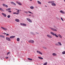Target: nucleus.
Wrapping results in <instances>:
<instances>
[{"instance_id": "1", "label": "nucleus", "mask_w": 65, "mask_h": 65, "mask_svg": "<svg viewBox=\"0 0 65 65\" xmlns=\"http://www.w3.org/2000/svg\"><path fill=\"white\" fill-rule=\"evenodd\" d=\"M51 34L53 35V36H55L56 37H57V38H58V36L57 34H55L54 33L52 32H50Z\"/></svg>"}, {"instance_id": "2", "label": "nucleus", "mask_w": 65, "mask_h": 65, "mask_svg": "<svg viewBox=\"0 0 65 65\" xmlns=\"http://www.w3.org/2000/svg\"><path fill=\"white\" fill-rule=\"evenodd\" d=\"M53 2L52 3L51 5H52V6H56V4L55 3V1H53Z\"/></svg>"}, {"instance_id": "3", "label": "nucleus", "mask_w": 65, "mask_h": 65, "mask_svg": "<svg viewBox=\"0 0 65 65\" xmlns=\"http://www.w3.org/2000/svg\"><path fill=\"white\" fill-rule=\"evenodd\" d=\"M52 30V31H55L56 32V31H57V30L56 29H55V28H50Z\"/></svg>"}, {"instance_id": "4", "label": "nucleus", "mask_w": 65, "mask_h": 65, "mask_svg": "<svg viewBox=\"0 0 65 65\" xmlns=\"http://www.w3.org/2000/svg\"><path fill=\"white\" fill-rule=\"evenodd\" d=\"M29 43H34V41L33 40H30L28 41Z\"/></svg>"}, {"instance_id": "5", "label": "nucleus", "mask_w": 65, "mask_h": 65, "mask_svg": "<svg viewBox=\"0 0 65 65\" xmlns=\"http://www.w3.org/2000/svg\"><path fill=\"white\" fill-rule=\"evenodd\" d=\"M6 40H8V41H11V39H10L9 38L6 37Z\"/></svg>"}, {"instance_id": "6", "label": "nucleus", "mask_w": 65, "mask_h": 65, "mask_svg": "<svg viewBox=\"0 0 65 65\" xmlns=\"http://www.w3.org/2000/svg\"><path fill=\"white\" fill-rule=\"evenodd\" d=\"M29 22H30V23H32V21L30 19H29V18H27L26 19Z\"/></svg>"}, {"instance_id": "7", "label": "nucleus", "mask_w": 65, "mask_h": 65, "mask_svg": "<svg viewBox=\"0 0 65 65\" xmlns=\"http://www.w3.org/2000/svg\"><path fill=\"white\" fill-rule=\"evenodd\" d=\"M21 25H22V26H27V24H25V23H20Z\"/></svg>"}, {"instance_id": "8", "label": "nucleus", "mask_w": 65, "mask_h": 65, "mask_svg": "<svg viewBox=\"0 0 65 65\" xmlns=\"http://www.w3.org/2000/svg\"><path fill=\"white\" fill-rule=\"evenodd\" d=\"M3 6H4V7H6L7 8L8 7L7 5H5L4 4H3Z\"/></svg>"}, {"instance_id": "9", "label": "nucleus", "mask_w": 65, "mask_h": 65, "mask_svg": "<svg viewBox=\"0 0 65 65\" xmlns=\"http://www.w3.org/2000/svg\"><path fill=\"white\" fill-rule=\"evenodd\" d=\"M47 37H48L50 38H52V36L51 35H47Z\"/></svg>"}, {"instance_id": "10", "label": "nucleus", "mask_w": 65, "mask_h": 65, "mask_svg": "<svg viewBox=\"0 0 65 65\" xmlns=\"http://www.w3.org/2000/svg\"><path fill=\"white\" fill-rule=\"evenodd\" d=\"M37 53H39V54H40V55H42V53L41 52L39 51H37Z\"/></svg>"}, {"instance_id": "11", "label": "nucleus", "mask_w": 65, "mask_h": 65, "mask_svg": "<svg viewBox=\"0 0 65 65\" xmlns=\"http://www.w3.org/2000/svg\"><path fill=\"white\" fill-rule=\"evenodd\" d=\"M10 3L11 4H12L13 5H14V6H16V4H15V3H14L13 2H10Z\"/></svg>"}, {"instance_id": "12", "label": "nucleus", "mask_w": 65, "mask_h": 65, "mask_svg": "<svg viewBox=\"0 0 65 65\" xmlns=\"http://www.w3.org/2000/svg\"><path fill=\"white\" fill-rule=\"evenodd\" d=\"M16 3H17V4H18L19 5H22V4L19 2L17 1Z\"/></svg>"}, {"instance_id": "13", "label": "nucleus", "mask_w": 65, "mask_h": 65, "mask_svg": "<svg viewBox=\"0 0 65 65\" xmlns=\"http://www.w3.org/2000/svg\"><path fill=\"white\" fill-rule=\"evenodd\" d=\"M11 10V8H8L6 9V11H9Z\"/></svg>"}, {"instance_id": "14", "label": "nucleus", "mask_w": 65, "mask_h": 65, "mask_svg": "<svg viewBox=\"0 0 65 65\" xmlns=\"http://www.w3.org/2000/svg\"><path fill=\"white\" fill-rule=\"evenodd\" d=\"M2 14L4 17H6V15L4 13H2Z\"/></svg>"}, {"instance_id": "15", "label": "nucleus", "mask_w": 65, "mask_h": 65, "mask_svg": "<svg viewBox=\"0 0 65 65\" xmlns=\"http://www.w3.org/2000/svg\"><path fill=\"white\" fill-rule=\"evenodd\" d=\"M15 21L17 22H20V20L18 19H15Z\"/></svg>"}, {"instance_id": "16", "label": "nucleus", "mask_w": 65, "mask_h": 65, "mask_svg": "<svg viewBox=\"0 0 65 65\" xmlns=\"http://www.w3.org/2000/svg\"><path fill=\"white\" fill-rule=\"evenodd\" d=\"M15 36H12L10 37V38H13L15 37Z\"/></svg>"}, {"instance_id": "17", "label": "nucleus", "mask_w": 65, "mask_h": 65, "mask_svg": "<svg viewBox=\"0 0 65 65\" xmlns=\"http://www.w3.org/2000/svg\"><path fill=\"white\" fill-rule=\"evenodd\" d=\"M1 28H2V29H3V30H5V31H6V30H7V29H6V28H5L3 27H1Z\"/></svg>"}, {"instance_id": "18", "label": "nucleus", "mask_w": 65, "mask_h": 65, "mask_svg": "<svg viewBox=\"0 0 65 65\" xmlns=\"http://www.w3.org/2000/svg\"><path fill=\"white\" fill-rule=\"evenodd\" d=\"M52 55L53 56H56L57 55V54L55 53H53L52 54Z\"/></svg>"}, {"instance_id": "19", "label": "nucleus", "mask_w": 65, "mask_h": 65, "mask_svg": "<svg viewBox=\"0 0 65 65\" xmlns=\"http://www.w3.org/2000/svg\"><path fill=\"white\" fill-rule=\"evenodd\" d=\"M38 58L40 59H41V60H43V58H42L41 57H38Z\"/></svg>"}, {"instance_id": "20", "label": "nucleus", "mask_w": 65, "mask_h": 65, "mask_svg": "<svg viewBox=\"0 0 65 65\" xmlns=\"http://www.w3.org/2000/svg\"><path fill=\"white\" fill-rule=\"evenodd\" d=\"M60 12H61V13H63V14L65 13L62 10L60 11Z\"/></svg>"}, {"instance_id": "21", "label": "nucleus", "mask_w": 65, "mask_h": 65, "mask_svg": "<svg viewBox=\"0 0 65 65\" xmlns=\"http://www.w3.org/2000/svg\"><path fill=\"white\" fill-rule=\"evenodd\" d=\"M37 2H38V4H41V3L39 1H37Z\"/></svg>"}, {"instance_id": "22", "label": "nucleus", "mask_w": 65, "mask_h": 65, "mask_svg": "<svg viewBox=\"0 0 65 65\" xmlns=\"http://www.w3.org/2000/svg\"><path fill=\"white\" fill-rule=\"evenodd\" d=\"M30 8L31 9H34V7L33 6H31L30 7Z\"/></svg>"}, {"instance_id": "23", "label": "nucleus", "mask_w": 65, "mask_h": 65, "mask_svg": "<svg viewBox=\"0 0 65 65\" xmlns=\"http://www.w3.org/2000/svg\"><path fill=\"white\" fill-rule=\"evenodd\" d=\"M58 36L60 38H62V36H61V35H60V34H59L58 35Z\"/></svg>"}, {"instance_id": "24", "label": "nucleus", "mask_w": 65, "mask_h": 65, "mask_svg": "<svg viewBox=\"0 0 65 65\" xmlns=\"http://www.w3.org/2000/svg\"><path fill=\"white\" fill-rule=\"evenodd\" d=\"M53 1H49V2H48V3H51V4H52V3H53Z\"/></svg>"}, {"instance_id": "25", "label": "nucleus", "mask_w": 65, "mask_h": 65, "mask_svg": "<svg viewBox=\"0 0 65 65\" xmlns=\"http://www.w3.org/2000/svg\"><path fill=\"white\" fill-rule=\"evenodd\" d=\"M20 39L19 38H18L17 39V41H20Z\"/></svg>"}, {"instance_id": "26", "label": "nucleus", "mask_w": 65, "mask_h": 65, "mask_svg": "<svg viewBox=\"0 0 65 65\" xmlns=\"http://www.w3.org/2000/svg\"><path fill=\"white\" fill-rule=\"evenodd\" d=\"M28 60H30V61H32V60H33L32 59L30 58H28Z\"/></svg>"}, {"instance_id": "27", "label": "nucleus", "mask_w": 65, "mask_h": 65, "mask_svg": "<svg viewBox=\"0 0 65 65\" xmlns=\"http://www.w3.org/2000/svg\"><path fill=\"white\" fill-rule=\"evenodd\" d=\"M0 37H2L3 38H4L5 37L4 36L2 35H0Z\"/></svg>"}, {"instance_id": "28", "label": "nucleus", "mask_w": 65, "mask_h": 65, "mask_svg": "<svg viewBox=\"0 0 65 65\" xmlns=\"http://www.w3.org/2000/svg\"><path fill=\"white\" fill-rule=\"evenodd\" d=\"M0 10H1L2 11H4V10H3V9H2V8H0Z\"/></svg>"}, {"instance_id": "29", "label": "nucleus", "mask_w": 65, "mask_h": 65, "mask_svg": "<svg viewBox=\"0 0 65 65\" xmlns=\"http://www.w3.org/2000/svg\"><path fill=\"white\" fill-rule=\"evenodd\" d=\"M58 43L60 45H62V44H61V43L60 42H58Z\"/></svg>"}, {"instance_id": "30", "label": "nucleus", "mask_w": 65, "mask_h": 65, "mask_svg": "<svg viewBox=\"0 0 65 65\" xmlns=\"http://www.w3.org/2000/svg\"><path fill=\"white\" fill-rule=\"evenodd\" d=\"M62 54H63V55H64V54H65V51H63L62 52Z\"/></svg>"}, {"instance_id": "31", "label": "nucleus", "mask_w": 65, "mask_h": 65, "mask_svg": "<svg viewBox=\"0 0 65 65\" xmlns=\"http://www.w3.org/2000/svg\"><path fill=\"white\" fill-rule=\"evenodd\" d=\"M47 64V62L43 64V65H46Z\"/></svg>"}, {"instance_id": "32", "label": "nucleus", "mask_w": 65, "mask_h": 65, "mask_svg": "<svg viewBox=\"0 0 65 65\" xmlns=\"http://www.w3.org/2000/svg\"><path fill=\"white\" fill-rule=\"evenodd\" d=\"M17 13H18V14H19V13H20V10H18L17 11Z\"/></svg>"}, {"instance_id": "33", "label": "nucleus", "mask_w": 65, "mask_h": 65, "mask_svg": "<svg viewBox=\"0 0 65 65\" xmlns=\"http://www.w3.org/2000/svg\"><path fill=\"white\" fill-rule=\"evenodd\" d=\"M55 45H57L58 46H59V45L57 43L55 44Z\"/></svg>"}, {"instance_id": "34", "label": "nucleus", "mask_w": 65, "mask_h": 65, "mask_svg": "<svg viewBox=\"0 0 65 65\" xmlns=\"http://www.w3.org/2000/svg\"><path fill=\"white\" fill-rule=\"evenodd\" d=\"M10 15H9L7 16L8 18H10Z\"/></svg>"}, {"instance_id": "35", "label": "nucleus", "mask_w": 65, "mask_h": 65, "mask_svg": "<svg viewBox=\"0 0 65 65\" xmlns=\"http://www.w3.org/2000/svg\"><path fill=\"white\" fill-rule=\"evenodd\" d=\"M61 20L62 21H63V22H64V20H63V18H62V17H61Z\"/></svg>"}, {"instance_id": "36", "label": "nucleus", "mask_w": 65, "mask_h": 65, "mask_svg": "<svg viewBox=\"0 0 65 65\" xmlns=\"http://www.w3.org/2000/svg\"><path fill=\"white\" fill-rule=\"evenodd\" d=\"M43 48H44L45 49H46V48L45 47H43Z\"/></svg>"}, {"instance_id": "37", "label": "nucleus", "mask_w": 65, "mask_h": 65, "mask_svg": "<svg viewBox=\"0 0 65 65\" xmlns=\"http://www.w3.org/2000/svg\"><path fill=\"white\" fill-rule=\"evenodd\" d=\"M8 12H9L10 13H11V11H8Z\"/></svg>"}, {"instance_id": "38", "label": "nucleus", "mask_w": 65, "mask_h": 65, "mask_svg": "<svg viewBox=\"0 0 65 65\" xmlns=\"http://www.w3.org/2000/svg\"><path fill=\"white\" fill-rule=\"evenodd\" d=\"M9 54H10V52H9L7 54V55H9Z\"/></svg>"}, {"instance_id": "39", "label": "nucleus", "mask_w": 65, "mask_h": 65, "mask_svg": "<svg viewBox=\"0 0 65 65\" xmlns=\"http://www.w3.org/2000/svg\"><path fill=\"white\" fill-rule=\"evenodd\" d=\"M30 33L31 34H34V33L32 32H30Z\"/></svg>"}, {"instance_id": "40", "label": "nucleus", "mask_w": 65, "mask_h": 65, "mask_svg": "<svg viewBox=\"0 0 65 65\" xmlns=\"http://www.w3.org/2000/svg\"><path fill=\"white\" fill-rule=\"evenodd\" d=\"M6 36H9V35L8 34H7L6 35Z\"/></svg>"}, {"instance_id": "41", "label": "nucleus", "mask_w": 65, "mask_h": 65, "mask_svg": "<svg viewBox=\"0 0 65 65\" xmlns=\"http://www.w3.org/2000/svg\"><path fill=\"white\" fill-rule=\"evenodd\" d=\"M25 13H26L27 14L28 13V12H24Z\"/></svg>"}, {"instance_id": "42", "label": "nucleus", "mask_w": 65, "mask_h": 65, "mask_svg": "<svg viewBox=\"0 0 65 65\" xmlns=\"http://www.w3.org/2000/svg\"><path fill=\"white\" fill-rule=\"evenodd\" d=\"M28 12H29V13H32V12H30L29 11H28Z\"/></svg>"}, {"instance_id": "43", "label": "nucleus", "mask_w": 65, "mask_h": 65, "mask_svg": "<svg viewBox=\"0 0 65 65\" xmlns=\"http://www.w3.org/2000/svg\"><path fill=\"white\" fill-rule=\"evenodd\" d=\"M54 28H56V26H54Z\"/></svg>"}, {"instance_id": "44", "label": "nucleus", "mask_w": 65, "mask_h": 65, "mask_svg": "<svg viewBox=\"0 0 65 65\" xmlns=\"http://www.w3.org/2000/svg\"><path fill=\"white\" fill-rule=\"evenodd\" d=\"M16 14H19V13L17 12H16Z\"/></svg>"}, {"instance_id": "45", "label": "nucleus", "mask_w": 65, "mask_h": 65, "mask_svg": "<svg viewBox=\"0 0 65 65\" xmlns=\"http://www.w3.org/2000/svg\"><path fill=\"white\" fill-rule=\"evenodd\" d=\"M3 34H4L5 35H6V33H3Z\"/></svg>"}, {"instance_id": "46", "label": "nucleus", "mask_w": 65, "mask_h": 65, "mask_svg": "<svg viewBox=\"0 0 65 65\" xmlns=\"http://www.w3.org/2000/svg\"><path fill=\"white\" fill-rule=\"evenodd\" d=\"M36 34H39V33L37 32H36Z\"/></svg>"}, {"instance_id": "47", "label": "nucleus", "mask_w": 65, "mask_h": 65, "mask_svg": "<svg viewBox=\"0 0 65 65\" xmlns=\"http://www.w3.org/2000/svg\"><path fill=\"white\" fill-rule=\"evenodd\" d=\"M13 14H16V12H13Z\"/></svg>"}, {"instance_id": "48", "label": "nucleus", "mask_w": 65, "mask_h": 65, "mask_svg": "<svg viewBox=\"0 0 65 65\" xmlns=\"http://www.w3.org/2000/svg\"><path fill=\"white\" fill-rule=\"evenodd\" d=\"M6 59H8V57H7L6 58Z\"/></svg>"}, {"instance_id": "49", "label": "nucleus", "mask_w": 65, "mask_h": 65, "mask_svg": "<svg viewBox=\"0 0 65 65\" xmlns=\"http://www.w3.org/2000/svg\"><path fill=\"white\" fill-rule=\"evenodd\" d=\"M29 17H31V15H29Z\"/></svg>"}, {"instance_id": "50", "label": "nucleus", "mask_w": 65, "mask_h": 65, "mask_svg": "<svg viewBox=\"0 0 65 65\" xmlns=\"http://www.w3.org/2000/svg\"><path fill=\"white\" fill-rule=\"evenodd\" d=\"M32 17H33V18H34V16L33 15L32 16Z\"/></svg>"}, {"instance_id": "51", "label": "nucleus", "mask_w": 65, "mask_h": 65, "mask_svg": "<svg viewBox=\"0 0 65 65\" xmlns=\"http://www.w3.org/2000/svg\"><path fill=\"white\" fill-rule=\"evenodd\" d=\"M1 1H4L5 0H1Z\"/></svg>"}, {"instance_id": "52", "label": "nucleus", "mask_w": 65, "mask_h": 65, "mask_svg": "<svg viewBox=\"0 0 65 65\" xmlns=\"http://www.w3.org/2000/svg\"><path fill=\"white\" fill-rule=\"evenodd\" d=\"M30 1H32V0H29Z\"/></svg>"}, {"instance_id": "53", "label": "nucleus", "mask_w": 65, "mask_h": 65, "mask_svg": "<svg viewBox=\"0 0 65 65\" xmlns=\"http://www.w3.org/2000/svg\"><path fill=\"white\" fill-rule=\"evenodd\" d=\"M45 6V7H47V6Z\"/></svg>"}, {"instance_id": "54", "label": "nucleus", "mask_w": 65, "mask_h": 65, "mask_svg": "<svg viewBox=\"0 0 65 65\" xmlns=\"http://www.w3.org/2000/svg\"><path fill=\"white\" fill-rule=\"evenodd\" d=\"M64 2H65V0H64Z\"/></svg>"}, {"instance_id": "55", "label": "nucleus", "mask_w": 65, "mask_h": 65, "mask_svg": "<svg viewBox=\"0 0 65 65\" xmlns=\"http://www.w3.org/2000/svg\"><path fill=\"white\" fill-rule=\"evenodd\" d=\"M56 29H57V30H58V28H56Z\"/></svg>"}, {"instance_id": "56", "label": "nucleus", "mask_w": 65, "mask_h": 65, "mask_svg": "<svg viewBox=\"0 0 65 65\" xmlns=\"http://www.w3.org/2000/svg\"><path fill=\"white\" fill-rule=\"evenodd\" d=\"M16 9V10H18V9Z\"/></svg>"}]
</instances>
